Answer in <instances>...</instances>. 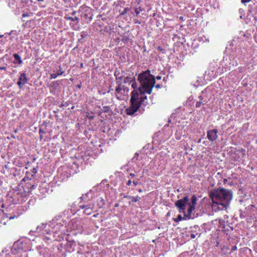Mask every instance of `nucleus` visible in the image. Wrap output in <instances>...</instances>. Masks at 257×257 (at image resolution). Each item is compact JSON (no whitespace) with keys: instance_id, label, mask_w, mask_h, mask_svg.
<instances>
[{"instance_id":"obj_49","label":"nucleus","mask_w":257,"mask_h":257,"mask_svg":"<svg viewBox=\"0 0 257 257\" xmlns=\"http://www.w3.org/2000/svg\"><path fill=\"white\" fill-rule=\"evenodd\" d=\"M138 191H139V192H143V190L142 189H139Z\"/></svg>"},{"instance_id":"obj_64","label":"nucleus","mask_w":257,"mask_h":257,"mask_svg":"<svg viewBox=\"0 0 257 257\" xmlns=\"http://www.w3.org/2000/svg\"><path fill=\"white\" fill-rule=\"evenodd\" d=\"M32 188H34V185H32Z\"/></svg>"},{"instance_id":"obj_6","label":"nucleus","mask_w":257,"mask_h":257,"mask_svg":"<svg viewBox=\"0 0 257 257\" xmlns=\"http://www.w3.org/2000/svg\"><path fill=\"white\" fill-rule=\"evenodd\" d=\"M117 86L115 88V95L118 99H121V96H124L128 92V89L121 84L120 81H116Z\"/></svg>"},{"instance_id":"obj_7","label":"nucleus","mask_w":257,"mask_h":257,"mask_svg":"<svg viewBox=\"0 0 257 257\" xmlns=\"http://www.w3.org/2000/svg\"><path fill=\"white\" fill-rule=\"evenodd\" d=\"M64 18L67 21H70L72 22H74V23H70L71 28L73 30H78L79 29L80 25L79 23L80 20L77 17H70L66 15Z\"/></svg>"},{"instance_id":"obj_23","label":"nucleus","mask_w":257,"mask_h":257,"mask_svg":"<svg viewBox=\"0 0 257 257\" xmlns=\"http://www.w3.org/2000/svg\"><path fill=\"white\" fill-rule=\"evenodd\" d=\"M97 200H100V204L98 205L97 208H101L102 206L104 204V200L101 197H99L97 199Z\"/></svg>"},{"instance_id":"obj_4","label":"nucleus","mask_w":257,"mask_h":257,"mask_svg":"<svg viewBox=\"0 0 257 257\" xmlns=\"http://www.w3.org/2000/svg\"><path fill=\"white\" fill-rule=\"evenodd\" d=\"M197 202V197L193 195L191 199L186 196L183 198L176 201L175 205L180 213L184 214V217L189 219L193 218L192 211L195 209Z\"/></svg>"},{"instance_id":"obj_1","label":"nucleus","mask_w":257,"mask_h":257,"mask_svg":"<svg viewBox=\"0 0 257 257\" xmlns=\"http://www.w3.org/2000/svg\"><path fill=\"white\" fill-rule=\"evenodd\" d=\"M138 80L141 86L138 90L132 92L131 106L126 110L128 115L134 114L140 107L145 106L148 104L146 93L151 94L155 84V77L151 74L149 70L140 73Z\"/></svg>"},{"instance_id":"obj_2","label":"nucleus","mask_w":257,"mask_h":257,"mask_svg":"<svg viewBox=\"0 0 257 257\" xmlns=\"http://www.w3.org/2000/svg\"><path fill=\"white\" fill-rule=\"evenodd\" d=\"M209 194L212 201V209L215 212L227 209L233 196L231 190L220 187L210 191Z\"/></svg>"},{"instance_id":"obj_55","label":"nucleus","mask_w":257,"mask_h":257,"mask_svg":"<svg viewBox=\"0 0 257 257\" xmlns=\"http://www.w3.org/2000/svg\"><path fill=\"white\" fill-rule=\"evenodd\" d=\"M63 1L65 3H67L68 2V0H63Z\"/></svg>"},{"instance_id":"obj_60","label":"nucleus","mask_w":257,"mask_h":257,"mask_svg":"<svg viewBox=\"0 0 257 257\" xmlns=\"http://www.w3.org/2000/svg\"><path fill=\"white\" fill-rule=\"evenodd\" d=\"M64 106V105H63V104H61V105H60V107H62V106Z\"/></svg>"},{"instance_id":"obj_29","label":"nucleus","mask_w":257,"mask_h":257,"mask_svg":"<svg viewBox=\"0 0 257 257\" xmlns=\"http://www.w3.org/2000/svg\"><path fill=\"white\" fill-rule=\"evenodd\" d=\"M38 172L37 169L34 168L32 170V173H33V175H32V177H33L35 174H36Z\"/></svg>"},{"instance_id":"obj_50","label":"nucleus","mask_w":257,"mask_h":257,"mask_svg":"<svg viewBox=\"0 0 257 257\" xmlns=\"http://www.w3.org/2000/svg\"><path fill=\"white\" fill-rule=\"evenodd\" d=\"M126 12H127V9L126 8H125L124 10V12L126 13Z\"/></svg>"},{"instance_id":"obj_45","label":"nucleus","mask_w":257,"mask_h":257,"mask_svg":"<svg viewBox=\"0 0 257 257\" xmlns=\"http://www.w3.org/2000/svg\"><path fill=\"white\" fill-rule=\"evenodd\" d=\"M11 138H12L13 139H16V136L14 135H13V134L11 135Z\"/></svg>"},{"instance_id":"obj_11","label":"nucleus","mask_w":257,"mask_h":257,"mask_svg":"<svg viewBox=\"0 0 257 257\" xmlns=\"http://www.w3.org/2000/svg\"><path fill=\"white\" fill-rule=\"evenodd\" d=\"M218 131L216 129L208 130L207 132V138L211 142L215 141L217 137Z\"/></svg>"},{"instance_id":"obj_13","label":"nucleus","mask_w":257,"mask_h":257,"mask_svg":"<svg viewBox=\"0 0 257 257\" xmlns=\"http://www.w3.org/2000/svg\"><path fill=\"white\" fill-rule=\"evenodd\" d=\"M19 240L22 241L24 242L23 245H22L23 251L26 252L31 250V246L30 245L31 241L28 239L24 238L20 239Z\"/></svg>"},{"instance_id":"obj_5","label":"nucleus","mask_w":257,"mask_h":257,"mask_svg":"<svg viewBox=\"0 0 257 257\" xmlns=\"http://www.w3.org/2000/svg\"><path fill=\"white\" fill-rule=\"evenodd\" d=\"M92 194V191H90L87 194L83 195V196L80 197L81 199L85 201L84 204H80L79 206V210L81 209L83 210V213L87 215L91 214L94 212L95 210V205L93 203V198L91 196V198H89V195H91Z\"/></svg>"},{"instance_id":"obj_21","label":"nucleus","mask_w":257,"mask_h":257,"mask_svg":"<svg viewBox=\"0 0 257 257\" xmlns=\"http://www.w3.org/2000/svg\"><path fill=\"white\" fill-rule=\"evenodd\" d=\"M5 215L6 217L9 218V220H10L16 218H18L20 216V214L17 213V214L10 215L9 214L6 213Z\"/></svg>"},{"instance_id":"obj_18","label":"nucleus","mask_w":257,"mask_h":257,"mask_svg":"<svg viewBox=\"0 0 257 257\" xmlns=\"http://www.w3.org/2000/svg\"><path fill=\"white\" fill-rule=\"evenodd\" d=\"M230 62L229 63V66H227V68H229V69H230L231 67H233L235 66H237L238 65V63L235 58H233L232 60L230 59Z\"/></svg>"},{"instance_id":"obj_37","label":"nucleus","mask_w":257,"mask_h":257,"mask_svg":"<svg viewBox=\"0 0 257 257\" xmlns=\"http://www.w3.org/2000/svg\"><path fill=\"white\" fill-rule=\"evenodd\" d=\"M43 239L45 241H47L49 239H51V237H48V236H45L43 238Z\"/></svg>"},{"instance_id":"obj_43","label":"nucleus","mask_w":257,"mask_h":257,"mask_svg":"<svg viewBox=\"0 0 257 257\" xmlns=\"http://www.w3.org/2000/svg\"><path fill=\"white\" fill-rule=\"evenodd\" d=\"M6 67H0V70H6Z\"/></svg>"},{"instance_id":"obj_31","label":"nucleus","mask_w":257,"mask_h":257,"mask_svg":"<svg viewBox=\"0 0 257 257\" xmlns=\"http://www.w3.org/2000/svg\"><path fill=\"white\" fill-rule=\"evenodd\" d=\"M202 39V41L204 42H209V39L207 38L205 36H204L203 37L201 38Z\"/></svg>"},{"instance_id":"obj_41","label":"nucleus","mask_w":257,"mask_h":257,"mask_svg":"<svg viewBox=\"0 0 257 257\" xmlns=\"http://www.w3.org/2000/svg\"><path fill=\"white\" fill-rule=\"evenodd\" d=\"M39 133L40 134H42L44 133V132L42 129H40L39 131Z\"/></svg>"},{"instance_id":"obj_25","label":"nucleus","mask_w":257,"mask_h":257,"mask_svg":"<svg viewBox=\"0 0 257 257\" xmlns=\"http://www.w3.org/2000/svg\"><path fill=\"white\" fill-rule=\"evenodd\" d=\"M184 219V218L181 216V215L179 214L177 216V218L174 219V221L176 222H178Z\"/></svg>"},{"instance_id":"obj_22","label":"nucleus","mask_w":257,"mask_h":257,"mask_svg":"<svg viewBox=\"0 0 257 257\" xmlns=\"http://www.w3.org/2000/svg\"><path fill=\"white\" fill-rule=\"evenodd\" d=\"M144 11V9L142 8L141 7H136L135 9V11L137 15H139L141 12H142Z\"/></svg>"},{"instance_id":"obj_9","label":"nucleus","mask_w":257,"mask_h":257,"mask_svg":"<svg viewBox=\"0 0 257 257\" xmlns=\"http://www.w3.org/2000/svg\"><path fill=\"white\" fill-rule=\"evenodd\" d=\"M24 242L22 241H20L19 240L15 241L11 249V253L12 254H16L17 253H20L22 250V245H23Z\"/></svg>"},{"instance_id":"obj_48","label":"nucleus","mask_w":257,"mask_h":257,"mask_svg":"<svg viewBox=\"0 0 257 257\" xmlns=\"http://www.w3.org/2000/svg\"><path fill=\"white\" fill-rule=\"evenodd\" d=\"M156 87L157 88H160V85L159 84H157L156 85Z\"/></svg>"},{"instance_id":"obj_42","label":"nucleus","mask_w":257,"mask_h":257,"mask_svg":"<svg viewBox=\"0 0 257 257\" xmlns=\"http://www.w3.org/2000/svg\"><path fill=\"white\" fill-rule=\"evenodd\" d=\"M136 82H133V83H132V87H133V88H135V86H136Z\"/></svg>"},{"instance_id":"obj_51","label":"nucleus","mask_w":257,"mask_h":257,"mask_svg":"<svg viewBox=\"0 0 257 257\" xmlns=\"http://www.w3.org/2000/svg\"><path fill=\"white\" fill-rule=\"evenodd\" d=\"M17 132H18V130H15L14 131V133H17Z\"/></svg>"},{"instance_id":"obj_61","label":"nucleus","mask_w":257,"mask_h":257,"mask_svg":"<svg viewBox=\"0 0 257 257\" xmlns=\"http://www.w3.org/2000/svg\"><path fill=\"white\" fill-rule=\"evenodd\" d=\"M158 49H159V50H161V47H158Z\"/></svg>"},{"instance_id":"obj_10","label":"nucleus","mask_w":257,"mask_h":257,"mask_svg":"<svg viewBox=\"0 0 257 257\" xmlns=\"http://www.w3.org/2000/svg\"><path fill=\"white\" fill-rule=\"evenodd\" d=\"M69 225L72 230H77L78 232H81L83 230L81 221L79 220H72Z\"/></svg>"},{"instance_id":"obj_56","label":"nucleus","mask_w":257,"mask_h":257,"mask_svg":"<svg viewBox=\"0 0 257 257\" xmlns=\"http://www.w3.org/2000/svg\"><path fill=\"white\" fill-rule=\"evenodd\" d=\"M112 90H113V89H112V88H110V89H109V91H108V92H109L110 91Z\"/></svg>"},{"instance_id":"obj_8","label":"nucleus","mask_w":257,"mask_h":257,"mask_svg":"<svg viewBox=\"0 0 257 257\" xmlns=\"http://www.w3.org/2000/svg\"><path fill=\"white\" fill-rule=\"evenodd\" d=\"M213 223L214 224H217L220 230H221L223 232H224L225 233H226V234L228 233L227 232L229 231V229L226 228L227 227H229V225L227 223V222H225L223 219H216L213 221Z\"/></svg>"},{"instance_id":"obj_16","label":"nucleus","mask_w":257,"mask_h":257,"mask_svg":"<svg viewBox=\"0 0 257 257\" xmlns=\"http://www.w3.org/2000/svg\"><path fill=\"white\" fill-rule=\"evenodd\" d=\"M59 69L57 73H54L51 74V79H56L58 76L62 75L64 73V71L62 70L61 66H59Z\"/></svg>"},{"instance_id":"obj_38","label":"nucleus","mask_w":257,"mask_h":257,"mask_svg":"<svg viewBox=\"0 0 257 257\" xmlns=\"http://www.w3.org/2000/svg\"><path fill=\"white\" fill-rule=\"evenodd\" d=\"M132 180H131V179H129V180L127 181V182H126V185H127V186H130V185L132 184Z\"/></svg>"},{"instance_id":"obj_3","label":"nucleus","mask_w":257,"mask_h":257,"mask_svg":"<svg viewBox=\"0 0 257 257\" xmlns=\"http://www.w3.org/2000/svg\"><path fill=\"white\" fill-rule=\"evenodd\" d=\"M61 216H57L49 223H43L38 226L37 229H39L43 234L51 235L52 232L53 237L60 232V234L58 235L59 239L63 238L66 226L61 223Z\"/></svg>"},{"instance_id":"obj_62","label":"nucleus","mask_w":257,"mask_h":257,"mask_svg":"<svg viewBox=\"0 0 257 257\" xmlns=\"http://www.w3.org/2000/svg\"><path fill=\"white\" fill-rule=\"evenodd\" d=\"M183 18L182 17H180V19L183 20Z\"/></svg>"},{"instance_id":"obj_63","label":"nucleus","mask_w":257,"mask_h":257,"mask_svg":"<svg viewBox=\"0 0 257 257\" xmlns=\"http://www.w3.org/2000/svg\"><path fill=\"white\" fill-rule=\"evenodd\" d=\"M171 122V120H169L168 122Z\"/></svg>"},{"instance_id":"obj_19","label":"nucleus","mask_w":257,"mask_h":257,"mask_svg":"<svg viewBox=\"0 0 257 257\" xmlns=\"http://www.w3.org/2000/svg\"><path fill=\"white\" fill-rule=\"evenodd\" d=\"M124 198L131 199L132 201L133 202H136L139 201L141 199V198L138 196H137L136 197H133V196H125Z\"/></svg>"},{"instance_id":"obj_53","label":"nucleus","mask_w":257,"mask_h":257,"mask_svg":"<svg viewBox=\"0 0 257 257\" xmlns=\"http://www.w3.org/2000/svg\"><path fill=\"white\" fill-rule=\"evenodd\" d=\"M38 2H43L44 0H37Z\"/></svg>"},{"instance_id":"obj_15","label":"nucleus","mask_w":257,"mask_h":257,"mask_svg":"<svg viewBox=\"0 0 257 257\" xmlns=\"http://www.w3.org/2000/svg\"><path fill=\"white\" fill-rule=\"evenodd\" d=\"M89 7H86L85 6H82L79 8L78 11L77 12V11H74L71 13V15L75 16L77 13H82L83 12H86L89 11Z\"/></svg>"},{"instance_id":"obj_57","label":"nucleus","mask_w":257,"mask_h":257,"mask_svg":"<svg viewBox=\"0 0 257 257\" xmlns=\"http://www.w3.org/2000/svg\"><path fill=\"white\" fill-rule=\"evenodd\" d=\"M226 181H227V180H226V179H224V182H226Z\"/></svg>"},{"instance_id":"obj_27","label":"nucleus","mask_w":257,"mask_h":257,"mask_svg":"<svg viewBox=\"0 0 257 257\" xmlns=\"http://www.w3.org/2000/svg\"><path fill=\"white\" fill-rule=\"evenodd\" d=\"M229 249V248L228 246H224L223 247L221 248V249L224 252V254H226L228 252Z\"/></svg>"},{"instance_id":"obj_36","label":"nucleus","mask_w":257,"mask_h":257,"mask_svg":"<svg viewBox=\"0 0 257 257\" xmlns=\"http://www.w3.org/2000/svg\"><path fill=\"white\" fill-rule=\"evenodd\" d=\"M251 0H241V3L245 4L249 2Z\"/></svg>"},{"instance_id":"obj_33","label":"nucleus","mask_w":257,"mask_h":257,"mask_svg":"<svg viewBox=\"0 0 257 257\" xmlns=\"http://www.w3.org/2000/svg\"><path fill=\"white\" fill-rule=\"evenodd\" d=\"M132 183H133V185L136 186H137L138 184H139V181L138 180H134Z\"/></svg>"},{"instance_id":"obj_30","label":"nucleus","mask_w":257,"mask_h":257,"mask_svg":"<svg viewBox=\"0 0 257 257\" xmlns=\"http://www.w3.org/2000/svg\"><path fill=\"white\" fill-rule=\"evenodd\" d=\"M83 17H84L85 19H87V18H89V21H90L91 20H92V18L91 17H88V15L87 14H85L84 15H83Z\"/></svg>"},{"instance_id":"obj_58","label":"nucleus","mask_w":257,"mask_h":257,"mask_svg":"<svg viewBox=\"0 0 257 257\" xmlns=\"http://www.w3.org/2000/svg\"><path fill=\"white\" fill-rule=\"evenodd\" d=\"M80 87H81L80 85H78V88H80Z\"/></svg>"},{"instance_id":"obj_34","label":"nucleus","mask_w":257,"mask_h":257,"mask_svg":"<svg viewBox=\"0 0 257 257\" xmlns=\"http://www.w3.org/2000/svg\"><path fill=\"white\" fill-rule=\"evenodd\" d=\"M236 250H237V247H236V246L234 245L232 247L231 249V252H232L233 251Z\"/></svg>"},{"instance_id":"obj_54","label":"nucleus","mask_w":257,"mask_h":257,"mask_svg":"<svg viewBox=\"0 0 257 257\" xmlns=\"http://www.w3.org/2000/svg\"><path fill=\"white\" fill-rule=\"evenodd\" d=\"M83 64H82V63H81V64H80V67H83Z\"/></svg>"},{"instance_id":"obj_32","label":"nucleus","mask_w":257,"mask_h":257,"mask_svg":"<svg viewBox=\"0 0 257 257\" xmlns=\"http://www.w3.org/2000/svg\"><path fill=\"white\" fill-rule=\"evenodd\" d=\"M237 72L239 73H243V70H242V68L241 67H239L238 68H237Z\"/></svg>"},{"instance_id":"obj_59","label":"nucleus","mask_w":257,"mask_h":257,"mask_svg":"<svg viewBox=\"0 0 257 257\" xmlns=\"http://www.w3.org/2000/svg\"><path fill=\"white\" fill-rule=\"evenodd\" d=\"M219 243L217 242L216 243V246H218Z\"/></svg>"},{"instance_id":"obj_35","label":"nucleus","mask_w":257,"mask_h":257,"mask_svg":"<svg viewBox=\"0 0 257 257\" xmlns=\"http://www.w3.org/2000/svg\"><path fill=\"white\" fill-rule=\"evenodd\" d=\"M29 16H30V15L28 13H24V14H22V17L23 18L28 17Z\"/></svg>"},{"instance_id":"obj_26","label":"nucleus","mask_w":257,"mask_h":257,"mask_svg":"<svg viewBox=\"0 0 257 257\" xmlns=\"http://www.w3.org/2000/svg\"><path fill=\"white\" fill-rule=\"evenodd\" d=\"M132 82V79L130 77H125L124 78V80H123V82L124 83H130Z\"/></svg>"},{"instance_id":"obj_20","label":"nucleus","mask_w":257,"mask_h":257,"mask_svg":"<svg viewBox=\"0 0 257 257\" xmlns=\"http://www.w3.org/2000/svg\"><path fill=\"white\" fill-rule=\"evenodd\" d=\"M114 75L116 78V81H120L121 82V80L123 77V75L122 74H120V73L117 71H115Z\"/></svg>"},{"instance_id":"obj_24","label":"nucleus","mask_w":257,"mask_h":257,"mask_svg":"<svg viewBox=\"0 0 257 257\" xmlns=\"http://www.w3.org/2000/svg\"><path fill=\"white\" fill-rule=\"evenodd\" d=\"M199 98L200 99V100L198 101L197 102L196 104V107H200L201 104H204L205 103V102L202 101L201 100L202 99V97L201 96H200L199 97Z\"/></svg>"},{"instance_id":"obj_17","label":"nucleus","mask_w":257,"mask_h":257,"mask_svg":"<svg viewBox=\"0 0 257 257\" xmlns=\"http://www.w3.org/2000/svg\"><path fill=\"white\" fill-rule=\"evenodd\" d=\"M13 57L15 58V61H14V63L15 64H22L23 63V61L20 56L18 54L14 53L13 54Z\"/></svg>"},{"instance_id":"obj_52","label":"nucleus","mask_w":257,"mask_h":257,"mask_svg":"<svg viewBox=\"0 0 257 257\" xmlns=\"http://www.w3.org/2000/svg\"><path fill=\"white\" fill-rule=\"evenodd\" d=\"M13 32V31H12L10 33H9V35H11Z\"/></svg>"},{"instance_id":"obj_46","label":"nucleus","mask_w":257,"mask_h":257,"mask_svg":"<svg viewBox=\"0 0 257 257\" xmlns=\"http://www.w3.org/2000/svg\"><path fill=\"white\" fill-rule=\"evenodd\" d=\"M156 78H157V79H158V80H160V79H161V76H157Z\"/></svg>"},{"instance_id":"obj_47","label":"nucleus","mask_w":257,"mask_h":257,"mask_svg":"<svg viewBox=\"0 0 257 257\" xmlns=\"http://www.w3.org/2000/svg\"><path fill=\"white\" fill-rule=\"evenodd\" d=\"M98 214L97 213L96 214L93 215V217L95 218V217H97L98 216Z\"/></svg>"},{"instance_id":"obj_39","label":"nucleus","mask_w":257,"mask_h":257,"mask_svg":"<svg viewBox=\"0 0 257 257\" xmlns=\"http://www.w3.org/2000/svg\"><path fill=\"white\" fill-rule=\"evenodd\" d=\"M130 176L132 178H134L136 176V175L135 174H133V173H131L130 175Z\"/></svg>"},{"instance_id":"obj_40","label":"nucleus","mask_w":257,"mask_h":257,"mask_svg":"<svg viewBox=\"0 0 257 257\" xmlns=\"http://www.w3.org/2000/svg\"><path fill=\"white\" fill-rule=\"evenodd\" d=\"M29 180V178L27 177H25L23 179V181H26L27 180Z\"/></svg>"},{"instance_id":"obj_28","label":"nucleus","mask_w":257,"mask_h":257,"mask_svg":"<svg viewBox=\"0 0 257 257\" xmlns=\"http://www.w3.org/2000/svg\"><path fill=\"white\" fill-rule=\"evenodd\" d=\"M109 109H110V107L108 106H104L103 107L102 110L104 112H107L109 111Z\"/></svg>"},{"instance_id":"obj_14","label":"nucleus","mask_w":257,"mask_h":257,"mask_svg":"<svg viewBox=\"0 0 257 257\" xmlns=\"http://www.w3.org/2000/svg\"><path fill=\"white\" fill-rule=\"evenodd\" d=\"M200 230L199 227L198 225H195L191 227L190 231V237L192 239L195 238L196 236L198 235L197 231Z\"/></svg>"},{"instance_id":"obj_44","label":"nucleus","mask_w":257,"mask_h":257,"mask_svg":"<svg viewBox=\"0 0 257 257\" xmlns=\"http://www.w3.org/2000/svg\"><path fill=\"white\" fill-rule=\"evenodd\" d=\"M142 0H136L138 5H139L141 2Z\"/></svg>"},{"instance_id":"obj_12","label":"nucleus","mask_w":257,"mask_h":257,"mask_svg":"<svg viewBox=\"0 0 257 257\" xmlns=\"http://www.w3.org/2000/svg\"><path fill=\"white\" fill-rule=\"evenodd\" d=\"M29 79L26 77L25 73H21L19 77L17 85L20 88H21L24 85L27 83Z\"/></svg>"}]
</instances>
